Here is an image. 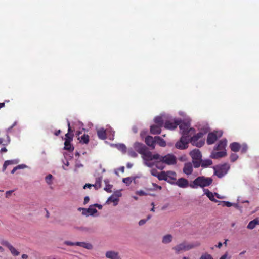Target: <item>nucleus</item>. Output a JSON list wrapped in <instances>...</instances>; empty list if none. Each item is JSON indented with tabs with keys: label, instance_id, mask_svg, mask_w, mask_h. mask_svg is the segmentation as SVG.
I'll return each instance as SVG.
<instances>
[{
	"label": "nucleus",
	"instance_id": "aec40b11",
	"mask_svg": "<svg viewBox=\"0 0 259 259\" xmlns=\"http://www.w3.org/2000/svg\"><path fill=\"white\" fill-rule=\"evenodd\" d=\"M80 134H81V132H78L77 133V135L79 136ZM78 139L79 140V142L82 144H88L89 142V136L88 135L84 134L80 137H78Z\"/></svg>",
	"mask_w": 259,
	"mask_h": 259
},
{
	"label": "nucleus",
	"instance_id": "774afa93",
	"mask_svg": "<svg viewBox=\"0 0 259 259\" xmlns=\"http://www.w3.org/2000/svg\"><path fill=\"white\" fill-rule=\"evenodd\" d=\"M222 246V243L221 242H219L218 244V245L217 246V247L219 248H220Z\"/></svg>",
	"mask_w": 259,
	"mask_h": 259
},
{
	"label": "nucleus",
	"instance_id": "7c9ffc66",
	"mask_svg": "<svg viewBox=\"0 0 259 259\" xmlns=\"http://www.w3.org/2000/svg\"><path fill=\"white\" fill-rule=\"evenodd\" d=\"M118 201L119 199L116 196L112 195L108 199L107 202L109 204L113 203V205L116 206L117 205Z\"/></svg>",
	"mask_w": 259,
	"mask_h": 259
},
{
	"label": "nucleus",
	"instance_id": "f03ea898",
	"mask_svg": "<svg viewBox=\"0 0 259 259\" xmlns=\"http://www.w3.org/2000/svg\"><path fill=\"white\" fill-rule=\"evenodd\" d=\"M212 181L211 178L199 176L190 183L189 186L193 189H196L198 187L204 188L210 185Z\"/></svg>",
	"mask_w": 259,
	"mask_h": 259
},
{
	"label": "nucleus",
	"instance_id": "de8ad7c7",
	"mask_svg": "<svg viewBox=\"0 0 259 259\" xmlns=\"http://www.w3.org/2000/svg\"><path fill=\"white\" fill-rule=\"evenodd\" d=\"M123 182L126 184L127 185H129L132 182V179L130 177H127L123 179Z\"/></svg>",
	"mask_w": 259,
	"mask_h": 259
},
{
	"label": "nucleus",
	"instance_id": "39448f33",
	"mask_svg": "<svg viewBox=\"0 0 259 259\" xmlns=\"http://www.w3.org/2000/svg\"><path fill=\"white\" fill-rule=\"evenodd\" d=\"M199 244H197L198 246ZM196 246V245L192 243H189L186 242H183L180 243L172 248V250L176 254H179L181 252L189 250Z\"/></svg>",
	"mask_w": 259,
	"mask_h": 259
},
{
	"label": "nucleus",
	"instance_id": "a211bd4d",
	"mask_svg": "<svg viewBox=\"0 0 259 259\" xmlns=\"http://www.w3.org/2000/svg\"><path fill=\"white\" fill-rule=\"evenodd\" d=\"M177 185L181 188H186L189 186L188 181L185 178H180L176 182Z\"/></svg>",
	"mask_w": 259,
	"mask_h": 259
},
{
	"label": "nucleus",
	"instance_id": "58836bf2",
	"mask_svg": "<svg viewBox=\"0 0 259 259\" xmlns=\"http://www.w3.org/2000/svg\"><path fill=\"white\" fill-rule=\"evenodd\" d=\"M212 164V162L211 160L207 159V160L202 161L201 166L203 167H206L211 165Z\"/></svg>",
	"mask_w": 259,
	"mask_h": 259
},
{
	"label": "nucleus",
	"instance_id": "79ce46f5",
	"mask_svg": "<svg viewBox=\"0 0 259 259\" xmlns=\"http://www.w3.org/2000/svg\"><path fill=\"white\" fill-rule=\"evenodd\" d=\"M52 178H53V176L51 174H49L48 175H47L46 177L45 180H46V183L48 185H51L52 184Z\"/></svg>",
	"mask_w": 259,
	"mask_h": 259
},
{
	"label": "nucleus",
	"instance_id": "f704fd0d",
	"mask_svg": "<svg viewBox=\"0 0 259 259\" xmlns=\"http://www.w3.org/2000/svg\"><path fill=\"white\" fill-rule=\"evenodd\" d=\"M6 139H4L3 138H0V144L3 145H7L10 142V138L8 134L6 135Z\"/></svg>",
	"mask_w": 259,
	"mask_h": 259
},
{
	"label": "nucleus",
	"instance_id": "20e7f679",
	"mask_svg": "<svg viewBox=\"0 0 259 259\" xmlns=\"http://www.w3.org/2000/svg\"><path fill=\"white\" fill-rule=\"evenodd\" d=\"M178 123L182 136L186 135L191 137V135L194 133L195 129L190 127V124L189 122H186L181 120H178Z\"/></svg>",
	"mask_w": 259,
	"mask_h": 259
},
{
	"label": "nucleus",
	"instance_id": "8fccbe9b",
	"mask_svg": "<svg viewBox=\"0 0 259 259\" xmlns=\"http://www.w3.org/2000/svg\"><path fill=\"white\" fill-rule=\"evenodd\" d=\"M151 174L153 176H155V177H156L157 178V176H158L159 175V172H158V171L157 170V169H155V168H153V169H152L151 170Z\"/></svg>",
	"mask_w": 259,
	"mask_h": 259
},
{
	"label": "nucleus",
	"instance_id": "052dcab7",
	"mask_svg": "<svg viewBox=\"0 0 259 259\" xmlns=\"http://www.w3.org/2000/svg\"><path fill=\"white\" fill-rule=\"evenodd\" d=\"M16 122H15L12 126H11L9 128H8V129L7 130V132H10L11 130L16 125Z\"/></svg>",
	"mask_w": 259,
	"mask_h": 259
},
{
	"label": "nucleus",
	"instance_id": "7ed1b4c3",
	"mask_svg": "<svg viewBox=\"0 0 259 259\" xmlns=\"http://www.w3.org/2000/svg\"><path fill=\"white\" fill-rule=\"evenodd\" d=\"M134 147L135 150L139 153L141 154L143 156V158L146 161H151L152 156V152L148 151L147 147L143 144L136 142L134 144Z\"/></svg>",
	"mask_w": 259,
	"mask_h": 259
},
{
	"label": "nucleus",
	"instance_id": "bb28decb",
	"mask_svg": "<svg viewBox=\"0 0 259 259\" xmlns=\"http://www.w3.org/2000/svg\"><path fill=\"white\" fill-rule=\"evenodd\" d=\"M256 225H259V220L258 219H255L250 221L248 224L247 228L249 229H253L255 228Z\"/></svg>",
	"mask_w": 259,
	"mask_h": 259
},
{
	"label": "nucleus",
	"instance_id": "393cba45",
	"mask_svg": "<svg viewBox=\"0 0 259 259\" xmlns=\"http://www.w3.org/2000/svg\"><path fill=\"white\" fill-rule=\"evenodd\" d=\"M82 215L85 217L89 216L97 217L99 215V213L98 211H82Z\"/></svg>",
	"mask_w": 259,
	"mask_h": 259
},
{
	"label": "nucleus",
	"instance_id": "ea45409f",
	"mask_svg": "<svg viewBox=\"0 0 259 259\" xmlns=\"http://www.w3.org/2000/svg\"><path fill=\"white\" fill-rule=\"evenodd\" d=\"M102 179L101 178H98L96 180V182L93 186L95 187L96 189L100 188L101 186Z\"/></svg>",
	"mask_w": 259,
	"mask_h": 259
},
{
	"label": "nucleus",
	"instance_id": "680f3d73",
	"mask_svg": "<svg viewBox=\"0 0 259 259\" xmlns=\"http://www.w3.org/2000/svg\"><path fill=\"white\" fill-rule=\"evenodd\" d=\"M89 201V198L88 196L85 197L84 199V203H87Z\"/></svg>",
	"mask_w": 259,
	"mask_h": 259
},
{
	"label": "nucleus",
	"instance_id": "e433bc0d",
	"mask_svg": "<svg viewBox=\"0 0 259 259\" xmlns=\"http://www.w3.org/2000/svg\"><path fill=\"white\" fill-rule=\"evenodd\" d=\"M154 122L156 125H158L161 126H162L163 125V120L160 116H157L155 117Z\"/></svg>",
	"mask_w": 259,
	"mask_h": 259
},
{
	"label": "nucleus",
	"instance_id": "4be33fe9",
	"mask_svg": "<svg viewBox=\"0 0 259 259\" xmlns=\"http://www.w3.org/2000/svg\"><path fill=\"white\" fill-rule=\"evenodd\" d=\"M107 135L106 130L103 128H100L97 131L98 137L101 140H105L107 138Z\"/></svg>",
	"mask_w": 259,
	"mask_h": 259
},
{
	"label": "nucleus",
	"instance_id": "412c9836",
	"mask_svg": "<svg viewBox=\"0 0 259 259\" xmlns=\"http://www.w3.org/2000/svg\"><path fill=\"white\" fill-rule=\"evenodd\" d=\"M162 126L158 125H152L150 126V133L152 134H159L161 133Z\"/></svg>",
	"mask_w": 259,
	"mask_h": 259
},
{
	"label": "nucleus",
	"instance_id": "c9c22d12",
	"mask_svg": "<svg viewBox=\"0 0 259 259\" xmlns=\"http://www.w3.org/2000/svg\"><path fill=\"white\" fill-rule=\"evenodd\" d=\"M16 163V162L15 161V160H7V161H6L3 164V171H4L6 169L7 166H8L9 165L14 164Z\"/></svg>",
	"mask_w": 259,
	"mask_h": 259
},
{
	"label": "nucleus",
	"instance_id": "4468645a",
	"mask_svg": "<svg viewBox=\"0 0 259 259\" xmlns=\"http://www.w3.org/2000/svg\"><path fill=\"white\" fill-rule=\"evenodd\" d=\"M145 142L146 144L151 148V149L155 148V139L151 136H147L146 137L145 139Z\"/></svg>",
	"mask_w": 259,
	"mask_h": 259
},
{
	"label": "nucleus",
	"instance_id": "e2e57ef3",
	"mask_svg": "<svg viewBox=\"0 0 259 259\" xmlns=\"http://www.w3.org/2000/svg\"><path fill=\"white\" fill-rule=\"evenodd\" d=\"M7 151V149L6 147H4V148H2L1 149V152L2 153L3 152H6Z\"/></svg>",
	"mask_w": 259,
	"mask_h": 259
},
{
	"label": "nucleus",
	"instance_id": "c03bdc74",
	"mask_svg": "<svg viewBox=\"0 0 259 259\" xmlns=\"http://www.w3.org/2000/svg\"><path fill=\"white\" fill-rule=\"evenodd\" d=\"M230 161L232 162H235L238 158V156L236 153H232L230 156Z\"/></svg>",
	"mask_w": 259,
	"mask_h": 259
},
{
	"label": "nucleus",
	"instance_id": "49530a36",
	"mask_svg": "<svg viewBox=\"0 0 259 259\" xmlns=\"http://www.w3.org/2000/svg\"><path fill=\"white\" fill-rule=\"evenodd\" d=\"M201 162H202V160H193V163L194 164V166L195 168H198L201 165Z\"/></svg>",
	"mask_w": 259,
	"mask_h": 259
},
{
	"label": "nucleus",
	"instance_id": "3c124183",
	"mask_svg": "<svg viewBox=\"0 0 259 259\" xmlns=\"http://www.w3.org/2000/svg\"><path fill=\"white\" fill-rule=\"evenodd\" d=\"M118 149L119 150H120L123 152H126V146L123 144H120L119 145Z\"/></svg>",
	"mask_w": 259,
	"mask_h": 259
},
{
	"label": "nucleus",
	"instance_id": "72a5a7b5",
	"mask_svg": "<svg viewBox=\"0 0 259 259\" xmlns=\"http://www.w3.org/2000/svg\"><path fill=\"white\" fill-rule=\"evenodd\" d=\"M157 178L159 180L166 181L168 179V174H167V172L161 171L159 174L158 176H157Z\"/></svg>",
	"mask_w": 259,
	"mask_h": 259
},
{
	"label": "nucleus",
	"instance_id": "ddd939ff",
	"mask_svg": "<svg viewBox=\"0 0 259 259\" xmlns=\"http://www.w3.org/2000/svg\"><path fill=\"white\" fill-rule=\"evenodd\" d=\"M178 119L174 120V121L170 120L166 121L164 123V126L166 129L170 130H174L178 126Z\"/></svg>",
	"mask_w": 259,
	"mask_h": 259
},
{
	"label": "nucleus",
	"instance_id": "f8f14e48",
	"mask_svg": "<svg viewBox=\"0 0 259 259\" xmlns=\"http://www.w3.org/2000/svg\"><path fill=\"white\" fill-rule=\"evenodd\" d=\"M105 257L108 259H121L119 252L114 250H109L106 252Z\"/></svg>",
	"mask_w": 259,
	"mask_h": 259
},
{
	"label": "nucleus",
	"instance_id": "2f4dec72",
	"mask_svg": "<svg viewBox=\"0 0 259 259\" xmlns=\"http://www.w3.org/2000/svg\"><path fill=\"white\" fill-rule=\"evenodd\" d=\"M67 126H68V133L65 134V140H70V141H72L73 140V136L70 135V133L71 131L70 124L69 121H67Z\"/></svg>",
	"mask_w": 259,
	"mask_h": 259
},
{
	"label": "nucleus",
	"instance_id": "603ef678",
	"mask_svg": "<svg viewBox=\"0 0 259 259\" xmlns=\"http://www.w3.org/2000/svg\"><path fill=\"white\" fill-rule=\"evenodd\" d=\"M77 210H82V211H84V210H96V209L95 208H94V207H93L92 206H90L89 208H81V207H79L78 208Z\"/></svg>",
	"mask_w": 259,
	"mask_h": 259
},
{
	"label": "nucleus",
	"instance_id": "864d4df0",
	"mask_svg": "<svg viewBox=\"0 0 259 259\" xmlns=\"http://www.w3.org/2000/svg\"><path fill=\"white\" fill-rule=\"evenodd\" d=\"M200 259H212L211 256L208 254H205L202 255Z\"/></svg>",
	"mask_w": 259,
	"mask_h": 259
},
{
	"label": "nucleus",
	"instance_id": "f257e3e1",
	"mask_svg": "<svg viewBox=\"0 0 259 259\" xmlns=\"http://www.w3.org/2000/svg\"><path fill=\"white\" fill-rule=\"evenodd\" d=\"M156 160L157 162H162L167 165H173L176 163L177 160L176 157L173 155L167 154L164 156H160L159 154H154L152 156V160ZM156 167L159 169H163V166H160L158 163L156 164Z\"/></svg>",
	"mask_w": 259,
	"mask_h": 259
},
{
	"label": "nucleus",
	"instance_id": "bf43d9fd",
	"mask_svg": "<svg viewBox=\"0 0 259 259\" xmlns=\"http://www.w3.org/2000/svg\"><path fill=\"white\" fill-rule=\"evenodd\" d=\"M92 186H93V185H91L90 184H86L85 185H84L83 188L84 189H86L87 188H91Z\"/></svg>",
	"mask_w": 259,
	"mask_h": 259
},
{
	"label": "nucleus",
	"instance_id": "37998d69",
	"mask_svg": "<svg viewBox=\"0 0 259 259\" xmlns=\"http://www.w3.org/2000/svg\"><path fill=\"white\" fill-rule=\"evenodd\" d=\"M167 174H168V178L172 180H176V174L175 172L167 171Z\"/></svg>",
	"mask_w": 259,
	"mask_h": 259
},
{
	"label": "nucleus",
	"instance_id": "cd10ccee",
	"mask_svg": "<svg viewBox=\"0 0 259 259\" xmlns=\"http://www.w3.org/2000/svg\"><path fill=\"white\" fill-rule=\"evenodd\" d=\"M155 143H157L161 147H165L166 146V142L164 139L159 136H155Z\"/></svg>",
	"mask_w": 259,
	"mask_h": 259
},
{
	"label": "nucleus",
	"instance_id": "c85d7f7f",
	"mask_svg": "<svg viewBox=\"0 0 259 259\" xmlns=\"http://www.w3.org/2000/svg\"><path fill=\"white\" fill-rule=\"evenodd\" d=\"M70 140H65L64 142V149L69 151H72L74 150V147L71 145Z\"/></svg>",
	"mask_w": 259,
	"mask_h": 259
},
{
	"label": "nucleus",
	"instance_id": "a18cd8bd",
	"mask_svg": "<svg viewBox=\"0 0 259 259\" xmlns=\"http://www.w3.org/2000/svg\"><path fill=\"white\" fill-rule=\"evenodd\" d=\"M248 149V146L246 144H243L241 145V148L240 150L242 153H245L247 152Z\"/></svg>",
	"mask_w": 259,
	"mask_h": 259
},
{
	"label": "nucleus",
	"instance_id": "9d476101",
	"mask_svg": "<svg viewBox=\"0 0 259 259\" xmlns=\"http://www.w3.org/2000/svg\"><path fill=\"white\" fill-rule=\"evenodd\" d=\"M203 136V134L202 132H199L193 136L191 137H190V141L193 145H195L197 147H201L204 145V141L201 140L199 142H197L199 139L201 138Z\"/></svg>",
	"mask_w": 259,
	"mask_h": 259
},
{
	"label": "nucleus",
	"instance_id": "2eb2a0df",
	"mask_svg": "<svg viewBox=\"0 0 259 259\" xmlns=\"http://www.w3.org/2000/svg\"><path fill=\"white\" fill-rule=\"evenodd\" d=\"M227 143V141L226 139L220 140L217 144L214 150L217 151L226 150Z\"/></svg>",
	"mask_w": 259,
	"mask_h": 259
},
{
	"label": "nucleus",
	"instance_id": "9b49d317",
	"mask_svg": "<svg viewBox=\"0 0 259 259\" xmlns=\"http://www.w3.org/2000/svg\"><path fill=\"white\" fill-rule=\"evenodd\" d=\"M1 244L8 247L11 253L14 256H18L20 254V252L17 250L8 241L3 240L1 242Z\"/></svg>",
	"mask_w": 259,
	"mask_h": 259
},
{
	"label": "nucleus",
	"instance_id": "f3484780",
	"mask_svg": "<svg viewBox=\"0 0 259 259\" xmlns=\"http://www.w3.org/2000/svg\"><path fill=\"white\" fill-rule=\"evenodd\" d=\"M190 155L193 160H199L201 159V154L199 149H194L190 152Z\"/></svg>",
	"mask_w": 259,
	"mask_h": 259
},
{
	"label": "nucleus",
	"instance_id": "423d86ee",
	"mask_svg": "<svg viewBox=\"0 0 259 259\" xmlns=\"http://www.w3.org/2000/svg\"><path fill=\"white\" fill-rule=\"evenodd\" d=\"M190 141V136H182L180 140L175 145L176 147L179 149H185L188 147Z\"/></svg>",
	"mask_w": 259,
	"mask_h": 259
},
{
	"label": "nucleus",
	"instance_id": "5fc2aeb1",
	"mask_svg": "<svg viewBox=\"0 0 259 259\" xmlns=\"http://www.w3.org/2000/svg\"><path fill=\"white\" fill-rule=\"evenodd\" d=\"M128 155L132 157H136L137 156V154L133 150H130L128 151Z\"/></svg>",
	"mask_w": 259,
	"mask_h": 259
},
{
	"label": "nucleus",
	"instance_id": "6e6d98bb",
	"mask_svg": "<svg viewBox=\"0 0 259 259\" xmlns=\"http://www.w3.org/2000/svg\"><path fill=\"white\" fill-rule=\"evenodd\" d=\"M26 166L24 164H20L18 165L17 166L15 167V168L17 169V170L20 169H23L25 168Z\"/></svg>",
	"mask_w": 259,
	"mask_h": 259
},
{
	"label": "nucleus",
	"instance_id": "0e129e2a",
	"mask_svg": "<svg viewBox=\"0 0 259 259\" xmlns=\"http://www.w3.org/2000/svg\"><path fill=\"white\" fill-rule=\"evenodd\" d=\"M61 130H57V131H56L55 132V135L56 136H58V135H59L61 133Z\"/></svg>",
	"mask_w": 259,
	"mask_h": 259
},
{
	"label": "nucleus",
	"instance_id": "dca6fc26",
	"mask_svg": "<svg viewBox=\"0 0 259 259\" xmlns=\"http://www.w3.org/2000/svg\"><path fill=\"white\" fill-rule=\"evenodd\" d=\"M227 155L226 150L220 151H213L210 155V157L212 159H218L225 157Z\"/></svg>",
	"mask_w": 259,
	"mask_h": 259
},
{
	"label": "nucleus",
	"instance_id": "1a4fd4ad",
	"mask_svg": "<svg viewBox=\"0 0 259 259\" xmlns=\"http://www.w3.org/2000/svg\"><path fill=\"white\" fill-rule=\"evenodd\" d=\"M223 133L222 131H214L211 133H209L208 134L207 138V143L208 145H211L217 141L218 138L221 137L222 136Z\"/></svg>",
	"mask_w": 259,
	"mask_h": 259
},
{
	"label": "nucleus",
	"instance_id": "a19ab883",
	"mask_svg": "<svg viewBox=\"0 0 259 259\" xmlns=\"http://www.w3.org/2000/svg\"><path fill=\"white\" fill-rule=\"evenodd\" d=\"M151 217H152L151 214H148L147 215V218L146 219H142L139 222V223H138L139 225L142 226V225H144L148 220H149V219H151Z\"/></svg>",
	"mask_w": 259,
	"mask_h": 259
},
{
	"label": "nucleus",
	"instance_id": "69168bd1",
	"mask_svg": "<svg viewBox=\"0 0 259 259\" xmlns=\"http://www.w3.org/2000/svg\"><path fill=\"white\" fill-rule=\"evenodd\" d=\"M114 133H115L114 131H112V135H111V136L110 137V136H109V138L110 140L113 139V137H114Z\"/></svg>",
	"mask_w": 259,
	"mask_h": 259
},
{
	"label": "nucleus",
	"instance_id": "a878e982",
	"mask_svg": "<svg viewBox=\"0 0 259 259\" xmlns=\"http://www.w3.org/2000/svg\"><path fill=\"white\" fill-rule=\"evenodd\" d=\"M55 211H53V214H50L49 211H46L45 216L47 219L51 218V221H58L59 219L57 216V214L55 213Z\"/></svg>",
	"mask_w": 259,
	"mask_h": 259
},
{
	"label": "nucleus",
	"instance_id": "0eeeda50",
	"mask_svg": "<svg viewBox=\"0 0 259 259\" xmlns=\"http://www.w3.org/2000/svg\"><path fill=\"white\" fill-rule=\"evenodd\" d=\"M229 168L230 166L228 164H224L214 169V174L218 178H221L227 173Z\"/></svg>",
	"mask_w": 259,
	"mask_h": 259
},
{
	"label": "nucleus",
	"instance_id": "4d7b16f0",
	"mask_svg": "<svg viewBox=\"0 0 259 259\" xmlns=\"http://www.w3.org/2000/svg\"><path fill=\"white\" fill-rule=\"evenodd\" d=\"M228 253L226 252L223 255H222L220 259H227Z\"/></svg>",
	"mask_w": 259,
	"mask_h": 259
},
{
	"label": "nucleus",
	"instance_id": "473e14b6",
	"mask_svg": "<svg viewBox=\"0 0 259 259\" xmlns=\"http://www.w3.org/2000/svg\"><path fill=\"white\" fill-rule=\"evenodd\" d=\"M205 194L209 198V199L212 201L218 202L214 198V195L212 192L209 191L208 189H204Z\"/></svg>",
	"mask_w": 259,
	"mask_h": 259
},
{
	"label": "nucleus",
	"instance_id": "4c0bfd02",
	"mask_svg": "<svg viewBox=\"0 0 259 259\" xmlns=\"http://www.w3.org/2000/svg\"><path fill=\"white\" fill-rule=\"evenodd\" d=\"M104 182L106 184V186L104 188V190L108 193H111L112 192V185L108 184V181L107 180H105Z\"/></svg>",
	"mask_w": 259,
	"mask_h": 259
},
{
	"label": "nucleus",
	"instance_id": "b1692460",
	"mask_svg": "<svg viewBox=\"0 0 259 259\" xmlns=\"http://www.w3.org/2000/svg\"><path fill=\"white\" fill-rule=\"evenodd\" d=\"M230 148L232 151L237 152L240 150L241 145L237 142H233L230 144Z\"/></svg>",
	"mask_w": 259,
	"mask_h": 259
},
{
	"label": "nucleus",
	"instance_id": "13d9d810",
	"mask_svg": "<svg viewBox=\"0 0 259 259\" xmlns=\"http://www.w3.org/2000/svg\"><path fill=\"white\" fill-rule=\"evenodd\" d=\"M153 186L154 187V188L158 189L159 190H161L162 188L161 186H159L155 183H153Z\"/></svg>",
	"mask_w": 259,
	"mask_h": 259
},
{
	"label": "nucleus",
	"instance_id": "6e6552de",
	"mask_svg": "<svg viewBox=\"0 0 259 259\" xmlns=\"http://www.w3.org/2000/svg\"><path fill=\"white\" fill-rule=\"evenodd\" d=\"M64 244L67 246H71L76 245V246L82 247L85 248L87 249H88V250H91L93 248V246L92 245V244H91L90 243L85 242H71L69 241H65L64 242Z\"/></svg>",
	"mask_w": 259,
	"mask_h": 259
},
{
	"label": "nucleus",
	"instance_id": "09e8293b",
	"mask_svg": "<svg viewBox=\"0 0 259 259\" xmlns=\"http://www.w3.org/2000/svg\"><path fill=\"white\" fill-rule=\"evenodd\" d=\"M79 229L84 232H86V233H91L92 232V230L91 229L89 228H87V227H80L79 228Z\"/></svg>",
	"mask_w": 259,
	"mask_h": 259
},
{
	"label": "nucleus",
	"instance_id": "c756f323",
	"mask_svg": "<svg viewBox=\"0 0 259 259\" xmlns=\"http://www.w3.org/2000/svg\"><path fill=\"white\" fill-rule=\"evenodd\" d=\"M219 205H222L223 206H227V207H230L231 206H234L235 208L238 209V206L235 203H232L228 201H219Z\"/></svg>",
	"mask_w": 259,
	"mask_h": 259
},
{
	"label": "nucleus",
	"instance_id": "6ab92c4d",
	"mask_svg": "<svg viewBox=\"0 0 259 259\" xmlns=\"http://www.w3.org/2000/svg\"><path fill=\"white\" fill-rule=\"evenodd\" d=\"M183 172L187 175H191L193 172L192 164L190 162L186 163L183 168Z\"/></svg>",
	"mask_w": 259,
	"mask_h": 259
},
{
	"label": "nucleus",
	"instance_id": "338daca9",
	"mask_svg": "<svg viewBox=\"0 0 259 259\" xmlns=\"http://www.w3.org/2000/svg\"><path fill=\"white\" fill-rule=\"evenodd\" d=\"M22 258L23 259H27L28 258V255L25 254H23L22 255Z\"/></svg>",
	"mask_w": 259,
	"mask_h": 259
},
{
	"label": "nucleus",
	"instance_id": "5701e85b",
	"mask_svg": "<svg viewBox=\"0 0 259 259\" xmlns=\"http://www.w3.org/2000/svg\"><path fill=\"white\" fill-rule=\"evenodd\" d=\"M173 239V236L171 234L164 235L162 238V243L164 244H167L171 243Z\"/></svg>",
	"mask_w": 259,
	"mask_h": 259
}]
</instances>
